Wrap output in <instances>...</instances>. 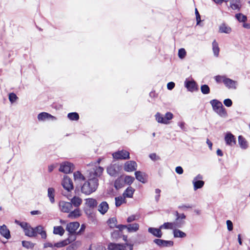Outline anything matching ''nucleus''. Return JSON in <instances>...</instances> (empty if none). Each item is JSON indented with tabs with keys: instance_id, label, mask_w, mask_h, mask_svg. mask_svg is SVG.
Wrapping results in <instances>:
<instances>
[{
	"instance_id": "7ed1b4c3",
	"label": "nucleus",
	"mask_w": 250,
	"mask_h": 250,
	"mask_svg": "<svg viewBox=\"0 0 250 250\" xmlns=\"http://www.w3.org/2000/svg\"><path fill=\"white\" fill-rule=\"evenodd\" d=\"M155 119L159 123L168 124L169 121L173 118V115L170 112H167L165 115L158 112L155 115Z\"/></svg>"
},
{
	"instance_id": "69168bd1",
	"label": "nucleus",
	"mask_w": 250,
	"mask_h": 250,
	"mask_svg": "<svg viewBox=\"0 0 250 250\" xmlns=\"http://www.w3.org/2000/svg\"><path fill=\"white\" fill-rule=\"evenodd\" d=\"M133 250V245L125 243V249H124L123 250Z\"/></svg>"
},
{
	"instance_id": "9b49d317",
	"label": "nucleus",
	"mask_w": 250,
	"mask_h": 250,
	"mask_svg": "<svg viewBox=\"0 0 250 250\" xmlns=\"http://www.w3.org/2000/svg\"><path fill=\"white\" fill-rule=\"evenodd\" d=\"M59 207L61 210L63 212H69L72 208V205L70 202L60 201Z\"/></svg>"
},
{
	"instance_id": "1a4fd4ad",
	"label": "nucleus",
	"mask_w": 250,
	"mask_h": 250,
	"mask_svg": "<svg viewBox=\"0 0 250 250\" xmlns=\"http://www.w3.org/2000/svg\"><path fill=\"white\" fill-rule=\"evenodd\" d=\"M62 184L63 188L68 191L73 188L72 182L70 178L67 176L64 177Z\"/></svg>"
},
{
	"instance_id": "09e8293b",
	"label": "nucleus",
	"mask_w": 250,
	"mask_h": 250,
	"mask_svg": "<svg viewBox=\"0 0 250 250\" xmlns=\"http://www.w3.org/2000/svg\"><path fill=\"white\" fill-rule=\"evenodd\" d=\"M134 180V178L133 177L130 176H126L124 179V182L128 185L131 184Z\"/></svg>"
},
{
	"instance_id": "37998d69",
	"label": "nucleus",
	"mask_w": 250,
	"mask_h": 250,
	"mask_svg": "<svg viewBox=\"0 0 250 250\" xmlns=\"http://www.w3.org/2000/svg\"><path fill=\"white\" fill-rule=\"evenodd\" d=\"M235 18L239 22H245L247 20V16L241 13L236 14Z\"/></svg>"
},
{
	"instance_id": "864d4df0",
	"label": "nucleus",
	"mask_w": 250,
	"mask_h": 250,
	"mask_svg": "<svg viewBox=\"0 0 250 250\" xmlns=\"http://www.w3.org/2000/svg\"><path fill=\"white\" fill-rule=\"evenodd\" d=\"M226 77L224 76H217L215 77V80L216 82L220 83H223L224 82L225 79H226Z\"/></svg>"
},
{
	"instance_id": "9d476101",
	"label": "nucleus",
	"mask_w": 250,
	"mask_h": 250,
	"mask_svg": "<svg viewBox=\"0 0 250 250\" xmlns=\"http://www.w3.org/2000/svg\"><path fill=\"white\" fill-rule=\"evenodd\" d=\"M120 170V167L118 164H112L107 168V173L111 176H116Z\"/></svg>"
},
{
	"instance_id": "c85d7f7f",
	"label": "nucleus",
	"mask_w": 250,
	"mask_h": 250,
	"mask_svg": "<svg viewBox=\"0 0 250 250\" xmlns=\"http://www.w3.org/2000/svg\"><path fill=\"white\" fill-rule=\"evenodd\" d=\"M135 191L134 189L131 187H128L123 193L125 198H131Z\"/></svg>"
},
{
	"instance_id": "6e6d98bb",
	"label": "nucleus",
	"mask_w": 250,
	"mask_h": 250,
	"mask_svg": "<svg viewBox=\"0 0 250 250\" xmlns=\"http://www.w3.org/2000/svg\"><path fill=\"white\" fill-rule=\"evenodd\" d=\"M161 191V190L159 188H156L155 190V193L156 194V195L155 197V199L156 202H158L159 200Z\"/></svg>"
},
{
	"instance_id": "e433bc0d",
	"label": "nucleus",
	"mask_w": 250,
	"mask_h": 250,
	"mask_svg": "<svg viewBox=\"0 0 250 250\" xmlns=\"http://www.w3.org/2000/svg\"><path fill=\"white\" fill-rule=\"evenodd\" d=\"M53 232L55 234H59L62 236L64 233V229L62 226L54 227Z\"/></svg>"
},
{
	"instance_id": "a211bd4d",
	"label": "nucleus",
	"mask_w": 250,
	"mask_h": 250,
	"mask_svg": "<svg viewBox=\"0 0 250 250\" xmlns=\"http://www.w3.org/2000/svg\"><path fill=\"white\" fill-rule=\"evenodd\" d=\"M108 208V204L105 201L102 202L98 206V210L103 215L107 211Z\"/></svg>"
},
{
	"instance_id": "e2e57ef3",
	"label": "nucleus",
	"mask_w": 250,
	"mask_h": 250,
	"mask_svg": "<svg viewBox=\"0 0 250 250\" xmlns=\"http://www.w3.org/2000/svg\"><path fill=\"white\" fill-rule=\"evenodd\" d=\"M175 171L179 174H182L183 173V169L181 167H177L175 168Z\"/></svg>"
},
{
	"instance_id": "412c9836",
	"label": "nucleus",
	"mask_w": 250,
	"mask_h": 250,
	"mask_svg": "<svg viewBox=\"0 0 250 250\" xmlns=\"http://www.w3.org/2000/svg\"><path fill=\"white\" fill-rule=\"evenodd\" d=\"M224 83L228 88H236L237 82L229 78H226Z\"/></svg>"
},
{
	"instance_id": "393cba45",
	"label": "nucleus",
	"mask_w": 250,
	"mask_h": 250,
	"mask_svg": "<svg viewBox=\"0 0 250 250\" xmlns=\"http://www.w3.org/2000/svg\"><path fill=\"white\" fill-rule=\"evenodd\" d=\"M238 143L242 149H247L249 146L248 142L246 141L245 138L241 135L238 136Z\"/></svg>"
},
{
	"instance_id": "39448f33",
	"label": "nucleus",
	"mask_w": 250,
	"mask_h": 250,
	"mask_svg": "<svg viewBox=\"0 0 250 250\" xmlns=\"http://www.w3.org/2000/svg\"><path fill=\"white\" fill-rule=\"evenodd\" d=\"M74 165L73 164L64 162L60 164L59 171L64 173H69L73 171Z\"/></svg>"
},
{
	"instance_id": "603ef678",
	"label": "nucleus",
	"mask_w": 250,
	"mask_h": 250,
	"mask_svg": "<svg viewBox=\"0 0 250 250\" xmlns=\"http://www.w3.org/2000/svg\"><path fill=\"white\" fill-rule=\"evenodd\" d=\"M138 216L137 215H132L130 216H129L127 218V222L128 223H131L135 220H138Z\"/></svg>"
},
{
	"instance_id": "a19ab883",
	"label": "nucleus",
	"mask_w": 250,
	"mask_h": 250,
	"mask_svg": "<svg viewBox=\"0 0 250 250\" xmlns=\"http://www.w3.org/2000/svg\"><path fill=\"white\" fill-rule=\"evenodd\" d=\"M67 117L71 121H78L79 115L77 112H71L68 114Z\"/></svg>"
},
{
	"instance_id": "052dcab7",
	"label": "nucleus",
	"mask_w": 250,
	"mask_h": 250,
	"mask_svg": "<svg viewBox=\"0 0 250 250\" xmlns=\"http://www.w3.org/2000/svg\"><path fill=\"white\" fill-rule=\"evenodd\" d=\"M175 86V83L171 82L167 84V88L168 90H172Z\"/></svg>"
},
{
	"instance_id": "680f3d73",
	"label": "nucleus",
	"mask_w": 250,
	"mask_h": 250,
	"mask_svg": "<svg viewBox=\"0 0 250 250\" xmlns=\"http://www.w3.org/2000/svg\"><path fill=\"white\" fill-rule=\"evenodd\" d=\"M20 226L24 229V231L29 226V224L26 222H22L20 223Z\"/></svg>"
},
{
	"instance_id": "a18cd8bd",
	"label": "nucleus",
	"mask_w": 250,
	"mask_h": 250,
	"mask_svg": "<svg viewBox=\"0 0 250 250\" xmlns=\"http://www.w3.org/2000/svg\"><path fill=\"white\" fill-rule=\"evenodd\" d=\"M201 91L203 94H208L210 92V88L207 84H203L201 86Z\"/></svg>"
},
{
	"instance_id": "ea45409f",
	"label": "nucleus",
	"mask_w": 250,
	"mask_h": 250,
	"mask_svg": "<svg viewBox=\"0 0 250 250\" xmlns=\"http://www.w3.org/2000/svg\"><path fill=\"white\" fill-rule=\"evenodd\" d=\"M124 181L122 178H118L114 183V187L116 189L122 188L124 186Z\"/></svg>"
},
{
	"instance_id": "f03ea898",
	"label": "nucleus",
	"mask_w": 250,
	"mask_h": 250,
	"mask_svg": "<svg viewBox=\"0 0 250 250\" xmlns=\"http://www.w3.org/2000/svg\"><path fill=\"white\" fill-rule=\"evenodd\" d=\"M213 111L219 116L223 118H226L228 114L226 109L223 106L222 103L219 101L213 99L210 101Z\"/></svg>"
},
{
	"instance_id": "338daca9",
	"label": "nucleus",
	"mask_w": 250,
	"mask_h": 250,
	"mask_svg": "<svg viewBox=\"0 0 250 250\" xmlns=\"http://www.w3.org/2000/svg\"><path fill=\"white\" fill-rule=\"evenodd\" d=\"M179 127L183 130H186V128L185 127V123L183 122H179L178 124Z\"/></svg>"
},
{
	"instance_id": "13d9d810",
	"label": "nucleus",
	"mask_w": 250,
	"mask_h": 250,
	"mask_svg": "<svg viewBox=\"0 0 250 250\" xmlns=\"http://www.w3.org/2000/svg\"><path fill=\"white\" fill-rule=\"evenodd\" d=\"M224 104L227 107H230L232 104V102L230 99H226L224 101Z\"/></svg>"
},
{
	"instance_id": "6e6552de",
	"label": "nucleus",
	"mask_w": 250,
	"mask_h": 250,
	"mask_svg": "<svg viewBox=\"0 0 250 250\" xmlns=\"http://www.w3.org/2000/svg\"><path fill=\"white\" fill-rule=\"evenodd\" d=\"M225 141L226 145L230 146H234L236 143L235 136L230 132L226 133L225 136Z\"/></svg>"
},
{
	"instance_id": "20e7f679",
	"label": "nucleus",
	"mask_w": 250,
	"mask_h": 250,
	"mask_svg": "<svg viewBox=\"0 0 250 250\" xmlns=\"http://www.w3.org/2000/svg\"><path fill=\"white\" fill-rule=\"evenodd\" d=\"M184 224V222H174L165 223L160 226V229H174L176 228H181Z\"/></svg>"
},
{
	"instance_id": "72a5a7b5",
	"label": "nucleus",
	"mask_w": 250,
	"mask_h": 250,
	"mask_svg": "<svg viewBox=\"0 0 250 250\" xmlns=\"http://www.w3.org/2000/svg\"><path fill=\"white\" fill-rule=\"evenodd\" d=\"M81 215L80 210L79 208H77L73 211L69 212L68 215V217L72 219H74L79 217Z\"/></svg>"
},
{
	"instance_id": "c756f323",
	"label": "nucleus",
	"mask_w": 250,
	"mask_h": 250,
	"mask_svg": "<svg viewBox=\"0 0 250 250\" xmlns=\"http://www.w3.org/2000/svg\"><path fill=\"white\" fill-rule=\"evenodd\" d=\"M212 46L214 56L216 57H218L220 52V48L219 47L218 43L216 41V40H214L213 41L212 43Z\"/></svg>"
},
{
	"instance_id": "6ab92c4d",
	"label": "nucleus",
	"mask_w": 250,
	"mask_h": 250,
	"mask_svg": "<svg viewBox=\"0 0 250 250\" xmlns=\"http://www.w3.org/2000/svg\"><path fill=\"white\" fill-rule=\"evenodd\" d=\"M161 229H160V227L159 229L150 227L148 228V231L154 236L161 238L163 235Z\"/></svg>"
},
{
	"instance_id": "2eb2a0df",
	"label": "nucleus",
	"mask_w": 250,
	"mask_h": 250,
	"mask_svg": "<svg viewBox=\"0 0 250 250\" xmlns=\"http://www.w3.org/2000/svg\"><path fill=\"white\" fill-rule=\"evenodd\" d=\"M79 226L80 224L78 222H71L67 225L66 229L69 233H76Z\"/></svg>"
},
{
	"instance_id": "de8ad7c7",
	"label": "nucleus",
	"mask_w": 250,
	"mask_h": 250,
	"mask_svg": "<svg viewBox=\"0 0 250 250\" xmlns=\"http://www.w3.org/2000/svg\"><path fill=\"white\" fill-rule=\"evenodd\" d=\"M22 246L27 248V249H32L34 245L33 243H32L31 242L29 241H23L22 242Z\"/></svg>"
},
{
	"instance_id": "f257e3e1",
	"label": "nucleus",
	"mask_w": 250,
	"mask_h": 250,
	"mask_svg": "<svg viewBox=\"0 0 250 250\" xmlns=\"http://www.w3.org/2000/svg\"><path fill=\"white\" fill-rule=\"evenodd\" d=\"M103 171L101 167H95L89 171L88 180L81 187L83 193L88 195L96 190L99 185L97 177L102 175Z\"/></svg>"
},
{
	"instance_id": "473e14b6",
	"label": "nucleus",
	"mask_w": 250,
	"mask_h": 250,
	"mask_svg": "<svg viewBox=\"0 0 250 250\" xmlns=\"http://www.w3.org/2000/svg\"><path fill=\"white\" fill-rule=\"evenodd\" d=\"M193 184L194 186V190L198 188H202L204 185V182L202 180H196V179H194L193 180Z\"/></svg>"
},
{
	"instance_id": "423d86ee",
	"label": "nucleus",
	"mask_w": 250,
	"mask_h": 250,
	"mask_svg": "<svg viewBox=\"0 0 250 250\" xmlns=\"http://www.w3.org/2000/svg\"><path fill=\"white\" fill-rule=\"evenodd\" d=\"M112 156L116 159L125 160L129 158V153L126 150H122L113 153Z\"/></svg>"
},
{
	"instance_id": "bb28decb",
	"label": "nucleus",
	"mask_w": 250,
	"mask_h": 250,
	"mask_svg": "<svg viewBox=\"0 0 250 250\" xmlns=\"http://www.w3.org/2000/svg\"><path fill=\"white\" fill-rule=\"evenodd\" d=\"M85 204L90 208H94L97 206V202L93 198H88L85 200Z\"/></svg>"
},
{
	"instance_id": "f8f14e48",
	"label": "nucleus",
	"mask_w": 250,
	"mask_h": 250,
	"mask_svg": "<svg viewBox=\"0 0 250 250\" xmlns=\"http://www.w3.org/2000/svg\"><path fill=\"white\" fill-rule=\"evenodd\" d=\"M38 119L39 121H44L46 120H56V118L47 112H42L38 114Z\"/></svg>"
},
{
	"instance_id": "f704fd0d",
	"label": "nucleus",
	"mask_w": 250,
	"mask_h": 250,
	"mask_svg": "<svg viewBox=\"0 0 250 250\" xmlns=\"http://www.w3.org/2000/svg\"><path fill=\"white\" fill-rule=\"evenodd\" d=\"M76 239V233H69L68 237L67 239L64 240L65 244L68 245Z\"/></svg>"
},
{
	"instance_id": "c9c22d12",
	"label": "nucleus",
	"mask_w": 250,
	"mask_h": 250,
	"mask_svg": "<svg viewBox=\"0 0 250 250\" xmlns=\"http://www.w3.org/2000/svg\"><path fill=\"white\" fill-rule=\"evenodd\" d=\"M173 235L174 237L176 238H184L186 236V234L185 232L176 229L173 230Z\"/></svg>"
},
{
	"instance_id": "774afa93",
	"label": "nucleus",
	"mask_w": 250,
	"mask_h": 250,
	"mask_svg": "<svg viewBox=\"0 0 250 250\" xmlns=\"http://www.w3.org/2000/svg\"><path fill=\"white\" fill-rule=\"evenodd\" d=\"M56 166L54 165H51L48 167V170L49 172H52L55 167H56Z\"/></svg>"
},
{
	"instance_id": "4be33fe9",
	"label": "nucleus",
	"mask_w": 250,
	"mask_h": 250,
	"mask_svg": "<svg viewBox=\"0 0 250 250\" xmlns=\"http://www.w3.org/2000/svg\"><path fill=\"white\" fill-rule=\"evenodd\" d=\"M35 232L36 236L38 234H40L42 239H46L47 236L46 233L42 226L39 225L35 228Z\"/></svg>"
},
{
	"instance_id": "c03bdc74",
	"label": "nucleus",
	"mask_w": 250,
	"mask_h": 250,
	"mask_svg": "<svg viewBox=\"0 0 250 250\" xmlns=\"http://www.w3.org/2000/svg\"><path fill=\"white\" fill-rule=\"evenodd\" d=\"M125 198L124 197L119 196L115 198V205L116 207L120 206L123 203L125 202Z\"/></svg>"
},
{
	"instance_id": "0e129e2a",
	"label": "nucleus",
	"mask_w": 250,
	"mask_h": 250,
	"mask_svg": "<svg viewBox=\"0 0 250 250\" xmlns=\"http://www.w3.org/2000/svg\"><path fill=\"white\" fill-rule=\"evenodd\" d=\"M127 225H117V226L116 227V228L118 229L121 231L124 230L125 229H127Z\"/></svg>"
},
{
	"instance_id": "58836bf2",
	"label": "nucleus",
	"mask_w": 250,
	"mask_h": 250,
	"mask_svg": "<svg viewBox=\"0 0 250 250\" xmlns=\"http://www.w3.org/2000/svg\"><path fill=\"white\" fill-rule=\"evenodd\" d=\"M107 222L110 228H116L117 226V220L115 217L109 218Z\"/></svg>"
},
{
	"instance_id": "49530a36",
	"label": "nucleus",
	"mask_w": 250,
	"mask_h": 250,
	"mask_svg": "<svg viewBox=\"0 0 250 250\" xmlns=\"http://www.w3.org/2000/svg\"><path fill=\"white\" fill-rule=\"evenodd\" d=\"M73 175L74 178L75 180H84L85 179L84 176H83L79 171H76L74 172Z\"/></svg>"
},
{
	"instance_id": "8fccbe9b",
	"label": "nucleus",
	"mask_w": 250,
	"mask_h": 250,
	"mask_svg": "<svg viewBox=\"0 0 250 250\" xmlns=\"http://www.w3.org/2000/svg\"><path fill=\"white\" fill-rule=\"evenodd\" d=\"M186 55V51L184 48H181L178 51V56L180 59H183Z\"/></svg>"
},
{
	"instance_id": "7c9ffc66",
	"label": "nucleus",
	"mask_w": 250,
	"mask_h": 250,
	"mask_svg": "<svg viewBox=\"0 0 250 250\" xmlns=\"http://www.w3.org/2000/svg\"><path fill=\"white\" fill-rule=\"evenodd\" d=\"M47 195L51 203L55 202V189L53 188H49L47 190Z\"/></svg>"
},
{
	"instance_id": "5fc2aeb1",
	"label": "nucleus",
	"mask_w": 250,
	"mask_h": 250,
	"mask_svg": "<svg viewBox=\"0 0 250 250\" xmlns=\"http://www.w3.org/2000/svg\"><path fill=\"white\" fill-rule=\"evenodd\" d=\"M149 158L154 161H157L160 159V158L156 155V153H151L149 155Z\"/></svg>"
},
{
	"instance_id": "ddd939ff",
	"label": "nucleus",
	"mask_w": 250,
	"mask_h": 250,
	"mask_svg": "<svg viewBox=\"0 0 250 250\" xmlns=\"http://www.w3.org/2000/svg\"><path fill=\"white\" fill-rule=\"evenodd\" d=\"M154 242L160 247H170L173 245V242L172 241L155 239Z\"/></svg>"
},
{
	"instance_id": "2f4dec72",
	"label": "nucleus",
	"mask_w": 250,
	"mask_h": 250,
	"mask_svg": "<svg viewBox=\"0 0 250 250\" xmlns=\"http://www.w3.org/2000/svg\"><path fill=\"white\" fill-rule=\"evenodd\" d=\"M73 206L76 208L79 207L82 203V200L79 197L74 196L71 200L70 202Z\"/></svg>"
},
{
	"instance_id": "a878e982",
	"label": "nucleus",
	"mask_w": 250,
	"mask_h": 250,
	"mask_svg": "<svg viewBox=\"0 0 250 250\" xmlns=\"http://www.w3.org/2000/svg\"><path fill=\"white\" fill-rule=\"evenodd\" d=\"M136 178L140 182L145 183L146 182V174L140 171H136L135 173Z\"/></svg>"
},
{
	"instance_id": "f3484780",
	"label": "nucleus",
	"mask_w": 250,
	"mask_h": 250,
	"mask_svg": "<svg viewBox=\"0 0 250 250\" xmlns=\"http://www.w3.org/2000/svg\"><path fill=\"white\" fill-rule=\"evenodd\" d=\"M124 249H125V244H120L111 243L108 246V250H123Z\"/></svg>"
},
{
	"instance_id": "cd10ccee",
	"label": "nucleus",
	"mask_w": 250,
	"mask_h": 250,
	"mask_svg": "<svg viewBox=\"0 0 250 250\" xmlns=\"http://www.w3.org/2000/svg\"><path fill=\"white\" fill-rule=\"evenodd\" d=\"M24 231L26 236L30 237H36L35 228L31 227L30 225Z\"/></svg>"
},
{
	"instance_id": "4d7b16f0",
	"label": "nucleus",
	"mask_w": 250,
	"mask_h": 250,
	"mask_svg": "<svg viewBox=\"0 0 250 250\" xmlns=\"http://www.w3.org/2000/svg\"><path fill=\"white\" fill-rule=\"evenodd\" d=\"M65 242L64 240H63L61 242L56 243L54 244V246L57 248H61L66 246Z\"/></svg>"
},
{
	"instance_id": "5701e85b",
	"label": "nucleus",
	"mask_w": 250,
	"mask_h": 250,
	"mask_svg": "<svg viewBox=\"0 0 250 250\" xmlns=\"http://www.w3.org/2000/svg\"><path fill=\"white\" fill-rule=\"evenodd\" d=\"M139 229V225L138 223L129 224L127 225V231L128 233L135 232Z\"/></svg>"
},
{
	"instance_id": "0eeeda50",
	"label": "nucleus",
	"mask_w": 250,
	"mask_h": 250,
	"mask_svg": "<svg viewBox=\"0 0 250 250\" xmlns=\"http://www.w3.org/2000/svg\"><path fill=\"white\" fill-rule=\"evenodd\" d=\"M185 86L187 88V89L190 92H193L197 90V84L196 82L193 80H188L187 79L186 80L184 83Z\"/></svg>"
},
{
	"instance_id": "4c0bfd02",
	"label": "nucleus",
	"mask_w": 250,
	"mask_h": 250,
	"mask_svg": "<svg viewBox=\"0 0 250 250\" xmlns=\"http://www.w3.org/2000/svg\"><path fill=\"white\" fill-rule=\"evenodd\" d=\"M81 245L80 241H77L66 248V250H75Z\"/></svg>"
},
{
	"instance_id": "bf43d9fd",
	"label": "nucleus",
	"mask_w": 250,
	"mask_h": 250,
	"mask_svg": "<svg viewBox=\"0 0 250 250\" xmlns=\"http://www.w3.org/2000/svg\"><path fill=\"white\" fill-rule=\"evenodd\" d=\"M226 223L227 225L228 229L229 231L232 230L233 229V224L232 222L230 220H227Z\"/></svg>"
},
{
	"instance_id": "79ce46f5",
	"label": "nucleus",
	"mask_w": 250,
	"mask_h": 250,
	"mask_svg": "<svg viewBox=\"0 0 250 250\" xmlns=\"http://www.w3.org/2000/svg\"><path fill=\"white\" fill-rule=\"evenodd\" d=\"M89 250H106L105 248L100 244H92L89 248Z\"/></svg>"
},
{
	"instance_id": "dca6fc26",
	"label": "nucleus",
	"mask_w": 250,
	"mask_h": 250,
	"mask_svg": "<svg viewBox=\"0 0 250 250\" xmlns=\"http://www.w3.org/2000/svg\"><path fill=\"white\" fill-rule=\"evenodd\" d=\"M0 234L6 239H9L11 238L10 230L5 225L0 227Z\"/></svg>"
},
{
	"instance_id": "b1692460",
	"label": "nucleus",
	"mask_w": 250,
	"mask_h": 250,
	"mask_svg": "<svg viewBox=\"0 0 250 250\" xmlns=\"http://www.w3.org/2000/svg\"><path fill=\"white\" fill-rule=\"evenodd\" d=\"M231 31V28L225 23L221 24L219 27V32L221 33L229 34Z\"/></svg>"
},
{
	"instance_id": "4468645a",
	"label": "nucleus",
	"mask_w": 250,
	"mask_h": 250,
	"mask_svg": "<svg viewBox=\"0 0 250 250\" xmlns=\"http://www.w3.org/2000/svg\"><path fill=\"white\" fill-rule=\"evenodd\" d=\"M137 164L135 161H130L126 162L124 166V169L125 171L129 172L136 170Z\"/></svg>"
},
{
	"instance_id": "aec40b11",
	"label": "nucleus",
	"mask_w": 250,
	"mask_h": 250,
	"mask_svg": "<svg viewBox=\"0 0 250 250\" xmlns=\"http://www.w3.org/2000/svg\"><path fill=\"white\" fill-rule=\"evenodd\" d=\"M229 3L230 7L234 10L239 11L242 6L240 0H230Z\"/></svg>"
},
{
	"instance_id": "3c124183",
	"label": "nucleus",
	"mask_w": 250,
	"mask_h": 250,
	"mask_svg": "<svg viewBox=\"0 0 250 250\" xmlns=\"http://www.w3.org/2000/svg\"><path fill=\"white\" fill-rule=\"evenodd\" d=\"M17 99L18 97L15 93H11L9 94V100L11 103H14Z\"/></svg>"
}]
</instances>
